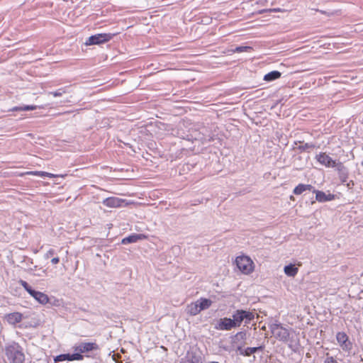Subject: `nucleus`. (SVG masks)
<instances>
[{
  "label": "nucleus",
  "instance_id": "nucleus-10",
  "mask_svg": "<svg viewBox=\"0 0 363 363\" xmlns=\"http://www.w3.org/2000/svg\"><path fill=\"white\" fill-rule=\"evenodd\" d=\"M315 159L320 164L326 167H335L337 165L336 161L333 160L325 152H320L319 154L316 155Z\"/></svg>",
  "mask_w": 363,
  "mask_h": 363
},
{
  "label": "nucleus",
  "instance_id": "nucleus-29",
  "mask_svg": "<svg viewBox=\"0 0 363 363\" xmlns=\"http://www.w3.org/2000/svg\"><path fill=\"white\" fill-rule=\"evenodd\" d=\"M55 254V252L53 249H50L45 254L46 258L51 257Z\"/></svg>",
  "mask_w": 363,
  "mask_h": 363
},
{
  "label": "nucleus",
  "instance_id": "nucleus-23",
  "mask_svg": "<svg viewBox=\"0 0 363 363\" xmlns=\"http://www.w3.org/2000/svg\"><path fill=\"white\" fill-rule=\"evenodd\" d=\"M188 310L189 313L192 315H197L201 312V308H199V304L196 302L191 303L190 305H189Z\"/></svg>",
  "mask_w": 363,
  "mask_h": 363
},
{
  "label": "nucleus",
  "instance_id": "nucleus-7",
  "mask_svg": "<svg viewBox=\"0 0 363 363\" xmlns=\"http://www.w3.org/2000/svg\"><path fill=\"white\" fill-rule=\"evenodd\" d=\"M112 38L110 33H99L90 36L86 41V45H99L106 43Z\"/></svg>",
  "mask_w": 363,
  "mask_h": 363
},
{
  "label": "nucleus",
  "instance_id": "nucleus-25",
  "mask_svg": "<svg viewBox=\"0 0 363 363\" xmlns=\"http://www.w3.org/2000/svg\"><path fill=\"white\" fill-rule=\"evenodd\" d=\"M252 48L250 47L247 46H240L237 47L235 50H233V52H242L247 51L248 50H251Z\"/></svg>",
  "mask_w": 363,
  "mask_h": 363
},
{
  "label": "nucleus",
  "instance_id": "nucleus-28",
  "mask_svg": "<svg viewBox=\"0 0 363 363\" xmlns=\"http://www.w3.org/2000/svg\"><path fill=\"white\" fill-rule=\"evenodd\" d=\"M324 363H338L333 357H327L324 360Z\"/></svg>",
  "mask_w": 363,
  "mask_h": 363
},
{
  "label": "nucleus",
  "instance_id": "nucleus-33",
  "mask_svg": "<svg viewBox=\"0 0 363 363\" xmlns=\"http://www.w3.org/2000/svg\"><path fill=\"white\" fill-rule=\"evenodd\" d=\"M320 13H325V11H320Z\"/></svg>",
  "mask_w": 363,
  "mask_h": 363
},
{
  "label": "nucleus",
  "instance_id": "nucleus-26",
  "mask_svg": "<svg viewBox=\"0 0 363 363\" xmlns=\"http://www.w3.org/2000/svg\"><path fill=\"white\" fill-rule=\"evenodd\" d=\"M66 93V91L63 89H60L57 91L50 92V94H52L53 96H61L63 94Z\"/></svg>",
  "mask_w": 363,
  "mask_h": 363
},
{
  "label": "nucleus",
  "instance_id": "nucleus-30",
  "mask_svg": "<svg viewBox=\"0 0 363 363\" xmlns=\"http://www.w3.org/2000/svg\"><path fill=\"white\" fill-rule=\"evenodd\" d=\"M11 111H23L22 106H14L10 110Z\"/></svg>",
  "mask_w": 363,
  "mask_h": 363
},
{
  "label": "nucleus",
  "instance_id": "nucleus-2",
  "mask_svg": "<svg viewBox=\"0 0 363 363\" xmlns=\"http://www.w3.org/2000/svg\"><path fill=\"white\" fill-rule=\"evenodd\" d=\"M235 264L238 269L245 275L252 274L255 270V263L252 259L247 255H240L235 258Z\"/></svg>",
  "mask_w": 363,
  "mask_h": 363
},
{
  "label": "nucleus",
  "instance_id": "nucleus-31",
  "mask_svg": "<svg viewBox=\"0 0 363 363\" xmlns=\"http://www.w3.org/2000/svg\"><path fill=\"white\" fill-rule=\"evenodd\" d=\"M60 262V258L58 257H53L52 259H51V263L52 264H57Z\"/></svg>",
  "mask_w": 363,
  "mask_h": 363
},
{
  "label": "nucleus",
  "instance_id": "nucleus-3",
  "mask_svg": "<svg viewBox=\"0 0 363 363\" xmlns=\"http://www.w3.org/2000/svg\"><path fill=\"white\" fill-rule=\"evenodd\" d=\"M255 313L250 311L239 309L235 311L233 314V320L236 328L241 325L244 321L245 325L250 323L255 319Z\"/></svg>",
  "mask_w": 363,
  "mask_h": 363
},
{
  "label": "nucleus",
  "instance_id": "nucleus-5",
  "mask_svg": "<svg viewBox=\"0 0 363 363\" xmlns=\"http://www.w3.org/2000/svg\"><path fill=\"white\" fill-rule=\"evenodd\" d=\"M272 334L274 337L282 342H287L290 337V333L288 329L284 328L281 324L274 323L270 326Z\"/></svg>",
  "mask_w": 363,
  "mask_h": 363
},
{
  "label": "nucleus",
  "instance_id": "nucleus-8",
  "mask_svg": "<svg viewBox=\"0 0 363 363\" xmlns=\"http://www.w3.org/2000/svg\"><path fill=\"white\" fill-rule=\"evenodd\" d=\"M336 340L339 346L343 351L349 352L352 349V343L345 332L337 333Z\"/></svg>",
  "mask_w": 363,
  "mask_h": 363
},
{
  "label": "nucleus",
  "instance_id": "nucleus-14",
  "mask_svg": "<svg viewBox=\"0 0 363 363\" xmlns=\"http://www.w3.org/2000/svg\"><path fill=\"white\" fill-rule=\"evenodd\" d=\"M125 200L118 197H108L103 201V204L109 208H118L123 206Z\"/></svg>",
  "mask_w": 363,
  "mask_h": 363
},
{
  "label": "nucleus",
  "instance_id": "nucleus-18",
  "mask_svg": "<svg viewBox=\"0 0 363 363\" xmlns=\"http://www.w3.org/2000/svg\"><path fill=\"white\" fill-rule=\"evenodd\" d=\"M313 186L311 184H299L293 190L295 195H300L306 191H311Z\"/></svg>",
  "mask_w": 363,
  "mask_h": 363
},
{
  "label": "nucleus",
  "instance_id": "nucleus-12",
  "mask_svg": "<svg viewBox=\"0 0 363 363\" xmlns=\"http://www.w3.org/2000/svg\"><path fill=\"white\" fill-rule=\"evenodd\" d=\"M23 319V315L20 312H13L5 315L4 320L11 325L20 323Z\"/></svg>",
  "mask_w": 363,
  "mask_h": 363
},
{
  "label": "nucleus",
  "instance_id": "nucleus-22",
  "mask_svg": "<svg viewBox=\"0 0 363 363\" xmlns=\"http://www.w3.org/2000/svg\"><path fill=\"white\" fill-rule=\"evenodd\" d=\"M196 303H198L199 308L202 311L208 308L211 306L212 301L210 299L201 298Z\"/></svg>",
  "mask_w": 363,
  "mask_h": 363
},
{
  "label": "nucleus",
  "instance_id": "nucleus-13",
  "mask_svg": "<svg viewBox=\"0 0 363 363\" xmlns=\"http://www.w3.org/2000/svg\"><path fill=\"white\" fill-rule=\"evenodd\" d=\"M83 359H84V356L82 354L76 352L74 354H62L57 355V357H55L54 360L55 362H62V361H65V360L81 361V360H83Z\"/></svg>",
  "mask_w": 363,
  "mask_h": 363
},
{
  "label": "nucleus",
  "instance_id": "nucleus-9",
  "mask_svg": "<svg viewBox=\"0 0 363 363\" xmlns=\"http://www.w3.org/2000/svg\"><path fill=\"white\" fill-rule=\"evenodd\" d=\"M99 350L96 342H82L79 345L74 347V350L77 353L83 354Z\"/></svg>",
  "mask_w": 363,
  "mask_h": 363
},
{
  "label": "nucleus",
  "instance_id": "nucleus-16",
  "mask_svg": "<svg viewBox=\"0 0 363 363\" xmlns=\"http://www.w3.org/2000/svg\"><path fill=\"white\" fill-rule=\"evenodd\" d=\"M147 238V235L145 234H132L122 239L121 243L123 245H127L129 243L136 242L139 240H145Z\"/></svg>",
  "mask_w": 363,
  "mask_h": 363
},
{
  "label": "nucleus",
  "instance_id": "nucleus-11",
  "mask_svg": "<svg viewBox=\"0 0 363 363\" xmlns=\"http://www.w3.org/2000/svg\"><path fill=\"white\" fill-rule=\"evenodd\" d=\"M234 323L233 318H223L218 321L215 328L219 330H230L236 328Z\"/></svg>",
  "mask_w": 363,
  "mask_h": 363
},
{
  "label": "nucleus",
  "instance_id": "nucleus-17",
  "mask_svg": "<svg viewBox=\"0 0 363 363\" xmlns=\"http://www.w3.org/2000/svg\"><path fill=\"white\" fill-rule=\"evenodd\" d=\"M25 175H33V176H38V177H47L49 178H56V177H60L57 174H54L52 173H49L47 172H43V171H30V172H21V173L18 174V176H20V177H23Z\"/></svg>",
  "mask_w": 363,
  "mask_h": 363
},
{
  "label": "nucleus",
  "instance_id": "nucleus-6",
  "mask_svg": "<svg viewBox=\"0 0 363 363\" xmlns=\"http://www.w3.org/2000/svg\"><path fill=\"white\" fill-rule=\"evenodd\" d=\"M247 333L246 331H239L231 337V347L237 352L242 350V348L246 345Z\"/></svg>",
  "mask_w": 363,
  "mask_h": 363
},
{
  "label": "nucleus",
  "instance_id": "nucleus-1",
  "mask_svg": "<svg viewBox=\"0 0 363 363\" xmlns=\"http://www.w3.org/2000/svg\"><path fill=\"white\" fill-rule=\"evenodd\" d=\"M5 354L9 363H25V354L18 343L14 342L6 346Z\"/></svg>",
  "mask_w": 363,
  "mask_h": 363
},
{
  "label": "nucleus",
  "instance_id": "nucleus-20",
  "mask_svg": "<svg viewBox=\"0 0 363 363\" xmlns=\"http://www.w3.org/2000/svg\"><path fill=\"white\" fill-rule=\"evenodd\" d=\"M261 347H247L246 349H244V347L242 348V350L238 351V354L240 355L244 356V357H250L251 354L255 353L258 350H261Z\"/></svg>",
  "mask_w": 363,
  "mask_h": 363
},
{
  "label": "nucleus",
  "instance_id": "nucleus-24",
  "mask_svg": "<svg viewBox=\"0 0 363 363\" xmlns=\"http://www.w3.org/2000/svg\"><path fill=\"white\" fill-rule=\"evenodd\" d=\"M315 145L313 143H304L298 147L301 151H306L308 149L314 148Z\"/></svg>",
  "mask_w": 363,
  "mask_h": 363
},
{
  "label": "nucleus",
  "instance_id": "nucleus-19",
  "mask_svg": "<svg viewBox=\"0 0 363 363\" xmlns=\"http://www.w3.org/2000/svg\"><path fill=\"white\" fill-rule=\"evenodd\" d=\"M284 272L288 277H294L298 274V268L290 264L284 267Z\"/></svg>",
  "mask_w": 363,
  "mask_h": 363
},
{
  "label": "nucleus",
  "instance_id": "nucleus-21",
  "mask_svg": "<svg viewBox=\"0 0 363 363\" xmlns=\"http://www.w3.org/2000/svg\"><path fill=\"white\" fill-rule=\"evenodd\" d=\"M281 72L279 71H272L264 76V80L271 82L281 77Z\"/></svg>",
  "mask_w": 363,
  "mask_h": 363
},
{
  "label": "nucleus",
  "instance_id": "nucleus-32",
  "mask_svg": "<svg viewBox=\"0 0 363 363\" xmlns=\"http://www.w3.org/2000/svg\"><path fill=\"white\" fill-rule=\"evenodd\" d=\"M208 363H219V362H218L212 361V362H209Z\"/></svg>",
  "mask_w": 363,
  "mask_h": 363
},
{
  "label": "nucleus",
  "instance_id": "nucleus-27",
  "mask_svg": "<svg viewBox=\"0 0 363 363\" xmlns=\"http://www.w3.org/2000/svg\"><path fill=\"white\" fill-rule=\"evenodd\" d=\"M37 108V106L35 105H26L22 106L23 111H33Z\"/></svg>",
  "mask_w": 363,
  "mask_h": 363
},
{
  "label": "nucleus",
  "instance_id": "nucleus-15",
  "mask_svg": "<svg viewBox=\"0 0 363 363\" xmlns=\"http://www.w3.org/2000/svg\"><path fill=\"white\" fill-rule=\"evenodd\" d=\"M313 192L315 194L316 201L320 203L333 201L335 199V195L330 193L326 194L324 191L319 190H313Z\"/></svg>",
  "mask_w": 363,
  "mask_h": 363
},
{
  "label": "nucleus",
  "instance_id": "nucleus-4",
  "mask_svg": "<svg viewBox=\"0 0 363 363\" xmlns=\"http://www.w3.org/2000/svg\"><path fill=\"white\" fill-rule=\"evenodd\" d=\"M19 284L33 298H34L40 303L45 305L49 302L50 298L47 294L33 290L26 281L20 280Z\"/></svg>",
  "mask_w": 363,
  "mask_h": 363
}]
</instances>
